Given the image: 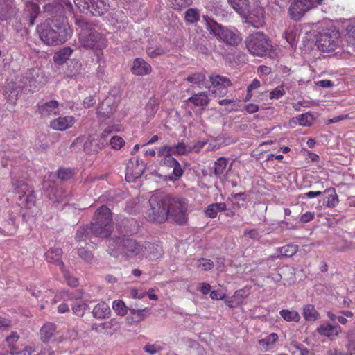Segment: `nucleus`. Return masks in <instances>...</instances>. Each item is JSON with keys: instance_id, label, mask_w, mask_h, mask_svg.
<instances>
[{"instance_id": "nucleus-12", "label": "nucleus", "mask_w": 355, "mask_h": 355, "mask_svg": "<svg viewBox=\"0 0 355 355\" xmlns=\"http://www.w3.org/2000/svg\"><path fill=\"white\" fill-rule=\"evenodd\" d=\"M40 338L44 343L61 342L63 340L62 336L56 331V327L53 323H46L40 329Z\"/></svg>"}, {"instance_id": "nucleus-46", "label": "nucleus", "mask_w": 355, "mask_h": 355, "mask_svg": "<svg viewBox=\"0 0 355 355\" xmlns=\"http://www.w3.org/2000/svg\"><path fill=\"white\" fill-rule=\"evenodd\" d=\"M278 339V336L275 333H271L266 338L259 340V343L263 347L265 350H267L268 346L271 344L275 343Z\"/></svg>"}, {"instance_id": "nucleus-43", "label": "nucleus", "mask_w": 355, "mask_h": 355, "mask_svg": "<svg viewBox=\"0 0 355 355\" xmlns=\"http://www.w3.org/2000/svg\"><path fill=\"white\" fill-rule=\"evenodd\" d=\"M168 49L166 47H162L161 46H148L146 49V52L148 55L151 58H156L157 56L165 54L168 51Z\"/></svg>"}, {"instance_id": "nucleus-56", "label": "nucleus", "mask_w": 355, "mask_h": 355, "mask_svg": "<svg viewBox=\"0 0 355 355\" xmlns=\"http://www.w3.org/2000/svg\"><path fill=\"white\" fill-rule=\"evenodd\" d=\"M73 175V172L69 168H62L58 171V177L62 180H67L71 178Z\"/></svg>"}, {"instance_id": "nucleus-62", "label": "nucleus", "mask_w": 355, "mask_h": 355, "mask_svg": "<svg viewBox=\"0 0 355 355\" xmlns=\"http://www.w3.org/2000/svg\"><path fill=\"white\" fill-rule=\"evenodd\" d=\"M62 273H63V275L66 279V281L67 282V284L71 286H73V287H75L76 286L78 283V279L72 276H71L69 273L68 271H67L64 268L63 269L61 270Z\"/></svg>"}, {"instance_id": "nucleus-8", "label": "nucleus", "mask_w": 355, "mask_h": 355, "mask_svg": "<svg viewBox=\"0 0 355 355\" xmlns=\"http://www.w3.org/2000/svg\"><path fill=\"white\" fill-rule=\"evenodd\" d=\"M249 52L253 55L263 56L269 51L270 44L268 37L261 33H255L250 35L245 41Z\"/></svg>"}, {"instance_id": "nucleus-32", "label": "nucleus", "mask_w": 355, "mask_h": 355, "mask_svg": "<svg viewBox=\"0 0 355 355\" xmlns=\"http://www.w3.org/2000/svg\"><path fill=\"white\" fill-rule=\"evenodd\" d=\"M208 92H202L193 95L188 98V101L196 106H206L209 103Z\"/></svg>"}, {"instance_id": "nucleus-2", "label": "nucleus", "mask_w": 355, "mask_h": 355, "mask_svg": "<svg viewBox=\"0 0 355 355\" xmlns=\"http://www.w3.org/2000/svg\"><path fill=\"white\" fill-rule=\"evenodd\" d=\"M107 245L110 254L115 257L122 254L128 258L135 257L141 258L142 245L135 239L129 238L110 239L107 240Z\"/></svg>"}, {"instance_id": "nucleus-19", "label": "nucleus", "mask_w": 355, "mask_h": 355, "mask_svg": "<svg viewBox=\"0 0 355 355\" xmlns=\"http://www.w3.org/2000/svg\"><path fill=\"white\" fill-rule=\"evenodd\" d=\"M16 8L13 0H0V19L6 20L15 15Z\"/></svg>"}, {"instance_id": "nucleus-34", "label": "nucleus", "mask_w": 355, "mask_h": 355, "mask_svg": "<svg viewBox=\"0 0 355 355\" xmlns=\"http://www.w3.org/2000/svg\"><path fill=\"white\" fill-rule=\"evenodd\" d=\"M302 315L307 321H315L320 317L314 306L311 304H308L303 307Z\"/></svg>"}, {"instance_id": "nucleus-44", "label": "nucleus", "mask_w": 355, "mask_h": 355, "mask_svg": "<svg viewBox=\"0 0 355 355\" xmlns=\"http://www.w3.org/2000/svg\"><path fill=\"white\" fill-rule=\"evenodd\" d=\"M87 309V304L81 300H76L72 307L73 313L79 317L83 316Z\"/></svg>"}, {"instance_id": "nucleus-10", "label": "nucleus", "mask_w": 355, "mask_h": 355, "mask_svg": "<svg viewBox=\"0 0 355 355\" xmlns=\"http://www.w3.org/2000/svg\"><path fill=\"white\" fill-rule=\"evenodd\" d=\"M12 184L15 191L19 195V206L26 209L33 207L35 202V196L28 185L24 181L14 178H12Z\"/></svg>"}, {"instance_id": "nucleus-24", "label": "nucleus", "mask_w": 355, "mask_h": 355, "mask_svg": "<svg viewBox=\"0 0 355 355\" xmlns=\"http://www.w3.org/2000/svg\"><path fill=\"white\" fill-rule=\"evenodd\" d=\"M106 42L105 38L101 33L90 28V49L101 50L106 46Z\"/></svg>"}, {"instance_id": "nucleus-54", "label": "nucleus", "mask_w": 355, "mask_h": 355, "mask_svg": "<svg viewBox=\"0 0 355 355\" xmlns=\"http://www.w3.org/2000/svg\"><path fill=\"white\" fill-rule=\"evenodd\" d=\"M354 316V313L349 311H340L338 312L337 320L341 324H346L347 323V318H352Z\"/></svg>"}, {"instance_id": "nucleus-60", "label": "nucleus", "mask_w": 355, "mask_h": 355, "mask_svg": "<svg viewBox=\"0 0 355 355\" xmlns=\"http://www.w3.org/2000/svg\"><path fill=\"white\" fill-rule=\"evenodd\" d=\"M173 148L170 146H164L159 148L158 150V156L166 157V156H171L173 155Z\"/></svg>"}, {"instance_id": "nucleus-55", "label": "nucleus", "mask_w": 355, "mask_h": 355, "mask_svg": "<svg viewBox=\"0 0 355 355\" xmlns=\"http://www.w3.org/2000/svg\"><path fill=\"white\" fill-rule=\"evenodd\" d=\"M110 143L112 148L119 150L124 145L125 141L123 139L119 136H113Z\"/></svg>"}, {"instance_id": "nucleus-3", "label": "nucleus", "mask_w": 355, "mask_h": 355, "mask_svg": "<svg viewBox=\"0 0 355 355\" xmlns=\"http://www.w3.org/2000/svg\"><path fill=\"white\" fill-rule=\"evenodd\" d=\"M168 195L161 192L154 193L149 198L150 207L146 212L149 221L164 223L168 218Z\"/></svg>"}, {"instance_id": "nucleus-38", "label": "nucleus", "mask_w": 355, "mask_h": 355, "mask_svg": "<svg viewBox=\"0 0 355 355\" xmlns=\"http://www.w3.org/2000/svg\"><path fill=\"white\" fill-rule=\"evenodd\" d=\"M324 193H329L326 200L327 206L329 207H334L338 203V196L335 189L330 188L326 189Z\"/></svg>"}, {"instance_id": "nucleus-7", "label": "nucleus", "mask_w": 355, "mask_h": 355, "mask_svg": "<svg viewBox=\"0 0 355 355\" xmlns=\"http://www.w3.org/2000/svg\"><path fill=\"white\" fill-rule=\"evenodd\" d=\"M340 32L335 26H330L318 34L317 46L320 51L329 53L335 51L339 44Z\"/></svg>"}, {"instance_id": "nucleus-41", "label": "nucleus", "mask_w": 355, "mask_h": 355, "mask_svg": "<svg viewBox=\"0 0 355 355\" xmlns=\"http://www.w3.org/2000/svg\"><path fill=\"white\" fill-rule=\"evenodd\" d=\"M298 250L297 245L289 244L278 248V251L281 256L292 257Z\"/></svg>"}, {"instance_id": "nucleus-64", "label": "nucleus", "mask_w": 355, "mask_h": 355, "mask_svg": "<svg viewBox=\"0 0 355 355\" xmlns=\"http://www.w3.org/2000/svg\"><path fill=\"white\" fill-rule=\"evenodd\" d=\"M172 148H174L173 155H182L187 153V146L182 142H180L177 145L173 146Z\"/></svg>"}, {"instance_id": "nucleus-57", "label": "nucleus", "mask_w": 355, "mask_h": 355, "mask_svg": "<svg viewBox=\"0 0 355 355\" xmlns=\"http://www.w3.org/2000/svg\"><path fill=\"white\" fill-rule=\"evenodd\" d=\"M243 236L254 240H258L261 236L260 232L257 229H245Z\"/></svg>"}, {"instance_id": "nucleus-33", "label": "nucleus", "mask_w": 355, "mask_h": 355, "mask_svg": "<svg viewBox=\"0 0 355 355\" xmlns=\"http://www.w3.org/2000/svg\"><path fill=\"white\" fill-rule=\"evenodd\" d=\"M226 207L225 202L212 203L207 207L205 214L209 218H214L217 216L218 212L225 211Z\"/></svg>"}, {"instance_id": "nucleus-18", "label": "nucleus", "mask_w": 355, "mask_h": 355, "mask_svg": "<svg viewBox=\"0 0 355 355\" xmlns=\"http://www.w3.org/2000/svg\"><path fill=\"white\" fill-rule=\"evenodd\" d=\"M161 254L162 250L158 245L148 243L142 245L140 259L145 258L152 260L158 258Z\"/></svg>"}, {"instance_id": "nucleus-28", "label": "nucleus", "mask_w": 355, "mask_h": 355, "mask_svg": "<svg viewBox=\"0 0 355 355\" xmlns=\"http://www.w3.org/2000/svg\"><path fill=\"white\" fill-rule=\"evenodd\" d=\"M61 10H73V6L69 1L64 0L61 3H49L44 6V11L49 13L60 12Z\"/></svg>"}, {"instance_id": "nucleus-25", "label": "nucleus", "mask_w": 355, "mask_h": 355, "mask_svg": "<svg viewBox=\"0 0 355 355\" xmlns=\"http://www.w3.org/2000/svg\"><path fill=\"white\" fill-rule=\"evenodd\" d=\"M62 254V250L61 248H53L45 253V257L48 262L57 264L62 270L64 268V263L60 259Z\"/></svg>"}, {"instance_id": "nucleus-48", "label": "nucleus", "mask_w": 355, "mask_h": 355, "mask_svg": "<svg viewBox=\"0 0 355 355\" xmlns=\"http://www.w3.org/2000/svg\"><path fill=\"white\" fill-rule=\"evenodd\" d=\"M345 37L349 44L355 46V23L347 25Z\"/></svg>"}, {"instance_id": "nucleus-22", "label": "nucleus", "mask_w": 355, "mask_h": 355, "mask_svg": "<svg viewBox=\"0 0 355 355\" xmlns=\"http://www.w3.org/2000/svg\"><path fill=\"white\" fill-rule=\"evenodd\" d=\"M146 310L147 308L143 309H136L130 308L129 311L130 314L126 318V322L130 325H133L138 324L139 322L144 320V319L146 318Z\"/></svg>"}, {"instance_id": "nucleus-49", "label": "nucleus", "mask_w": 355, "mask_h": 355, "mask_svg": "<svg viewBox=\"0 0 355 355\" xmlns=\"http://www.w3.org/2000/svg\"><path fill=\"white\" fill-rule=\"evenodd\" d=\"M196 265L203 270H209L214 267V262L207 259H200L196 261Z\"/></svg>"}, {"instance_id": "nucleus-17", "label": "nucleus", "mask_w": 355, "mask_h": 355, "mask_svg": "<svg viewBox=\"0 0 355 355\" xmlns=\"http://www.w3.org/2000/svg\"><path fill=\"white\" fill-rule=\"evenodd\" d=\"M264 8L257 7L254 8L246 19V22L256 28L262 26L264 24Z\"/></svg>"}, {"instance_id": "nucleus-27", "label": "nucleus", "mask_w": 355, "mask_h": 355, "mask_svg": "<svg viewBox=\"0 0 355 355\" xmlns=\"http://www.w3.org/2000/svg\"><path fill=\"white\" fill-rule=\"evenodd\" d=\"M227 1L237 13L243 17H246L250 9L248 0H227Z\"/></svg>"}, {"instance_id": "nucleus-5", "label": "nucleus", "mask_w": 355, "mask_h": 355, "mask_svg": "<svg viewBox=\"0 0 355 355\" xmlns=\"http://www.w3.org/2000/svg\"><path fill=\"white\" fill-rule=\"evenodd\" d=\"M168 217L179 225L187 222L189 205L186 199L180 196L168 195Z\"/></svg>"}, {"instance_id": "nucleus-13", "label": "nucleus", "mask_w": 355, "mask_h": 355, "mask_svg": "<svg viewBox=\"0 0 355 355\" xmlns=\"http://www.w3.org/2000/svg\"><path fill=\"white\" fill-rule=\"evenodd\" d=\"M92 329L98 333L111 334L112 331H116L120 329V323L116 318H112L103 322L93 324Z\"/></svg>"}, {"instance_id": "nucleus-63", "label": "nucleus", "mask_w": 355, "mask_h": 355, "mask_svg": "<svg viewBox=\"0 0 355 355\" xmlns=\"http://www.w3.org/2000/svg\"><path fill=\"white\" fill-rule=\"evenodd\" d=\"M285 94V91L282 86H278L275 89L270 92V99H279L280 97Z\"/></svg>"}, {"instance_id": "nucleus-31", "label": "nucleus", "mask_w": 355, "mask_h": 355, "mask_svg": "<svg viewBox=\"0 0 355 355\" xmlns=\"http://www.w3.org/2000/svg\"><path fill=\"white\" fill-rule=\"evenodd\" d=\"M72 52L73 50L70 47L62 48L55 53L53 56L54 62L58 64H62L69 59Z\"/></svg>"}, {"instance_id": "nucleus-9", "label": "nucleus", "mask_w": 355, "mask_h": 355, "mask_svg": "<svg viewBox=\"0 0 355 355\" xmlns=\"http://www.w3.org/2000/svg\"><path fill=\"white\" fill-rule=\"evenodd\" d=\"M325 0H293L290 5L288 14L295 21H300L311 9L324 3Z\"/></svg>"}, {"instance_id": "nucleus-21", "label": "nucleus", "mask_w": 355, "mask_h": 355, "mask_svg": "<svg viewBox=\"0 0 355 355\" xmlns=\"http://www.w3.org/2000/svg\"><path fill=\"white\" fill-rule=\"evenodd\" d=\"M132 73L137 76H144L151 71L150 65L141 58H136L131 68Z\"/></svg>"}, {"instance_id": "nucleus-30", "label": "nucleus", "mask_w": 355, "mask_h": 355, "mask_svg": "<svg viewBox=\"0 0 355 355\" xmlns=\"http://www.w3.org/2000/svg\"><path fill=\"white\" fill-rule=\"evenodd\" d=\"M107 10V6L103 0H90V13L92 15L101 16Z\"/></svg>"}, {"instance_id": "nucleus-1", "label": "nucleus", "mask_w": 355, "mask_h": 355, "mask_svg": "<svg viewBox=\"0 0 355 355\" xmlns=\"http://www.w3.org/2000/svg\"><path fill=\"white\" fill-rule=\"evenodd\" d=\"M40 40L48 46L65 43L72 35L67 19L63 16L47 19L37 28Z\"/></svg>"}, {"instance_id": "nucleus-53", "label": "nucleus", "mask_w": 355, "mask_h": 355, "mask_svg": "<svg viewBox=\"0 0 355 355\" xmlns=\"http://www.w3.org/2000/svg\"><path fill=\"white\" fill-rule=\"evenodd\" d=\"M285 39L291 47L295 46L297 41V34L293 29H288L285 33Z\"/></svg>"}, {"instance_id": "nucleus-37", "label": "nucleus", "mask_w": 355, "mask_h": 355, "mask_svg": "<svg viewBox=\"0 0 355 355\" xmlns=\"http://www.w3.org/2000/svg\"><path fill=\"white\" fill-rule=\"evenodd\" d=\"M129 309L130 308L126 306L125 303L121 300H114L112 302V309L117 315H125L128 313Z\"/></svg>"}, {"instance_id": "nucleus-29", "label": "nucleus", "mask_w": 355, "mask_h": 355, "mask_svg": "<svg viewBox=\"0 0 355 355\" xmlns=\"http://www.w3.org/2000/svg\"><path fill=\"white\" fill-rule=\"evenodd\" d=\"M111 311L109 305L105 302L98 303L92 310L93 316L98 319L108 318Z\"/></svg>"}, {"instance_id": "nucleus-23", "label": "nucleus", "mask_w": 355, "mask_h": 355, "mask_svg": "<svg viewBox=\"0 0 355 355\" xmlns=\"http://www.w3.org/2000/svg\"><path fill=\"white\" fill-rule=\"evenodd\" d=\"M319 334L326 337L338 336L342 331V328L339 325H333L329 323L322 324L317 328Z\"/></svg>"}, {"instance_id": "nucleus-35", "label": "nucleus", "mask_w": 355, "mask_h": 355, "mask_svg": "<svg viewBox=\"0 0 355 355\" xmlns=\"http://www.w3.org/2000/svg\"><path fill=\"white\" fill-rule=\"evenodd\" d=\"M279 314L287 322H298L301 318L299 313L294 310L282 309Z\"/></svg>"}, {"instance_id": "nucleus-52", "label": "nucleus", "mask_w": 355, "mask_h": 355, "mask_svg": "<svg viewBox=\"0 0 355 355\" xmlns=\"http://www.w3.org/2000/svg\"><path fill=\"white\" fill-rule=\"evenodd\" d=\"M89 0H73L75 5L79 11L87 15L89 11Z\"/></svg>"}, {"instance_id": "nucleus-50", "label": "nucleus", "mask_w": 355, "mask_h": 355, "mask_svg": "<svg viewBox=\"0 0 355 355\" xmlns=\"http://www.w3.org/2000/svg\"><path fill=\"white\" fill-rule=\"evenodd\" d=\"M354 336L355 337V331H349L347 334V338L349 340V343L347 345V355H355V343L352 340Z\"/></svg>"}, {"instance_id": "nucleus-15", "label": "nucleus", "mask_w": 355, "mask_h": 355, "mask_svg": "<svg viewBox=\"0 0 355 355\" xmlns=\"http://www.w3.org/2000/svg\"><path fill=\"white\" fill-rule=\"evenodd\" d=\"M210 81L214 90L213 93L224 95L227 93V87L231 85V81L225 77L217 75L210 77Z\"/></svg>"}, {"instance_id": "nucleus-39", "label": "nucleus", "mask_w": 355, "mask_h": 355, "mask_svg": "<svg viewBox=\"0 0 355 355\" xmlns=\"http://www.w3.org/2000/svg\"><path fill=\"white\" fill-rule=\"evenodd\" d=\"M25 1L26 8L30 12V25L33 26L34 24V20L37 17L39 12V7L36 3H33L29 0H25Z\"/></svg>"}, {"instance_id": "nucleus-4", "label": "nucleus", "mask_w": 355, "mask_h": 355, "mask_svg": "<svg viewBox=\"0 0 355 355\" xmlns=\"http://www.w3.org/2000/svg\"><path fill=\"white\" fill-rule=\"evenodd\" d=\"M93 220L94 223L90 227L92 234L99 237H107L110 235L112 218L109 208L101 206L95 213Z\"/></svg>"}, {"instance_id": "nucleus-16", "label": "nucleus", "mask_w": 355, "mask_h": 355, "mask_svg": "<svg viewBox=\"0 0 355 355\" xmlns=\"http://www.w3.org/2000/svg\"><path fill=\"white\" fill-rule=\"evenodd\" d=\"M75 123V119L71 116H66L63 117H58L53 119L50 123V127L58 131H64L71 127Z\"/></svg>"}, {"instance_id": "nucleus-20", "label": "nucleus", "mask_w": 355, "mask_h": 355, "mask_svg": "<svg viewBox=\"0 0 355 355\" xmlns=\"http://www.w3.org/2000/svg\"><path fill=\"white\" fill-rule=\"evenodd\" d=\"M59 103L56 101H50L38 106V112L42 117H49L59 114Z\"/></svg>"}, {"instance_id": "nucleus-58", "label": "nucleus", "mask_w": 355, "mask_h": 355, "mask_svg": "<svg viewBox=\"0 0 355 355\" xmlns=\"http://www.w3.org/2000/svg\"><path fill=\"white\" fill-rule=\"evenodd\" d=\"M88 238V227H80L76 233V239L78 241H85Z\"/></svg>"}, {"instance_id": "nucleus-11", "label": "nucleus", "mask_w": 355, "mask_h": 355, "mask_svg": "<svg viewBox=\"0 0 355 355\" xmlns=\"http://www.w3.org/2000/svg\"><path fill=\"white\" fill-rule=\"evenodd\" d=\"M144 171V163L137 157L132 158L127 164L125 179L129 182H135L141 177Z\"/></svg>"}, {"instance_id": "nucleus-40", "label": "nucleus", "mask_w": 355, "mask_h": 355, "mask_svg": "<svg viewBox=\"0 0 355 355\" xmlns=\"http://www.w3.org/2000/svg\"><path fill=\"white\" fill-rule=\"evenodd\" d=\"M313 119V115L311 113L307 112L299 115L294 120L295 123H298L300 125L310 126L312 124Z\"/></svg>"}, {"instance_id": "nucleus-36", "label": "nucleus", "mask_w": 355, "mask_h": 355, "mask_svg": "<svg viewBox=\"0 0 355 355\" xmlns=\"http://www.w3.org/2000/svg\"><path fill=\"white\" fill-rule=\"evenodd\" d=\"M228 159L225 157H220L214 163V174L217 177L222 175L227 167Z\"/></svg>"}, {"instance_id": "nucleus-45", "label": "nucleus", "mask_w": 355, "mask_h": 355, "mask_svg": "<svg viewBox=\"0 0 355 355\" xmlns=\"http://www.w3.org/2000/svg\"><path fill=\"white\" fill-rule=\"evenodd\" d=\"M186 80L193 85L200 87L205 83V76L202 73H194L188 76Z\"/></svg>"}, {"instance_id": "nucleus-51", "label": "nucleus", "mask_w": 355, "mask_h": 355, "mask_svg": "<svg viewBox=\"0 0 355 355\" xmlns=\"http://www.w3.org/2000/svg\"><path fill=\"white\" fill-rule=\"evenodd\" d=\"M174 9L178 10L187 7L192 3V0H168Z\"/></svg>"}, {"instance_id": "nucleus-47", "label": "nucleus", "mask_w": 355, "mask_h": 355, "mask_svg": "<svg viewBox=\"0 0 355 355\" xmlns=\"http://www.w3.org/2000/svg\"><path fill=\"white\" fill-rule=\"evenodd\" d=\"M172 168L173 173L168 176V180L172 182H175L182 176L183 169L178 162L172 166Z\"/></svg>"}, {"instance_id": "nucleus-61", "label": "nucleus", "mask_w": 355, "mask_h": 355, "mask_svg": "<svg viewBox=\"0 0 355 355\" xmlns=\"http://www.w3.org/2000/svg\"><path fill=\"white\" fill-rule=\"evenodd\" d=\"M70 69V75L75 76L79 73L81 68V63L77 60H73L71 61V64L69 65Z\"/></svg>"}, {"instance_id": "nucleus-14", "label": "nucleus", "mask_w": 355, "mask_h": 355, "mask_svg": "<svg viewBox=\"0 0 355 355\" xmlns=\"http://www.w3.org/2000/svg\"><path fill=\"white\" fill-rule=\"evenodd\" d=\"M117 107V103L112 96L107 97L98 107L97 114L100 117L108 118L113 114Z\"/></svg>"}, {"instance_id": "nucleus-59", "label": "nucleus", "mask_w": 355, "mask_h": 355, "mask_svg": "<svg viewBox=\"0 0 355 355\" xmlns=\"http://www.w3.org/2000/svg\"><path fill=\"white\" fill-rule=\"evenodd\" d=\"M53 196H50L51 200L57 202H60L63 200L67 196V195L65 194V191L62 188L55 189V193H53Z\"/></svg>"}, {"instance_id": "nucleus-42", "label": "nucleus", "mask_w": 355, "mask_h": 355, "mask_svg": "<svg viewBox=\"0 0 355 355\" xmlns=\"http://www.w3.org/2000/svg\"><path fill=\"white\" fill-rule=\"evenodd\" d=\"M184 19L187 22L193 24L200 19V14L196 8H189L184 14Z\"/></svg>"}, {"instance_id": "nucleus-26", "label": "nucleus", "mask_w": 355, "mask_h": 355, "mask_svg": "<svg viewBox=\"0 0 355 355\" xmlns=\"http://www.w3.org/2000/svg\"><path fill=\"white\" fill-rule=\"evenodd\" d=\"M40 72L38 69H31L26 73L24 79L26 87H30L28 91H33L37 87V85L40 83V80H38Z\"/></svg>"}, {"instance_id": "nucleus-6", "label": "nucleus", "mask_w": 355, "mask_h": 355, "mask_svg": "<svg viewBox=\"0 0 355 355\" xmlns=\"http://www.w3.org/2000/svg\"><path fill=\"white\" fill-rule=\"evenodd\" d=\"M206 26L210 33L228 45L236 46L242 40L241 34L235 28L230 29L221 26L213 20L207 21Z\"/></svg>"}]
</instances>
